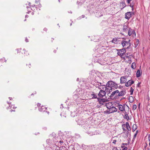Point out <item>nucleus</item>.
Here are the masks:
<instances>
[{
	"mask_svg": "<svg viewBox=\"0 0 150 150\" xmlns=\"http://www.w3.org/2000/svg\"><path fill=\"white\" fill-rule=\"evenodd\" d=\"M142 72L139 70H138L137 72L136 75L137 77H139L141 75Z\"/></svg>",
	"mask_w": 150,
	"mask_h": 150,
	"instance_id": "obj_15",
	"label": "nucleus"
},
{
	"mask_svg": "<svg viewBox=\"0 0 150 150\" xmlns=\"http://www.w3.org/2000/svg\"><path fill=\"white\" fill-rule=\"evenodd\" d=\"M149 145H150V142H149Z\"/></svg>",
	"mask_w": 150,
	"mask_h": 150,
	"instance_id": "obj_54",
	"label": "nucleus"
},
{
	"mask_svg": "<svg viewBox=\"0 0 150 150\" xmlns=\"http://www.w3.org/2000/svg\"><path fill=\"white\" fill-rule=\"evenodd\" d=\"M107 100V98L105 97L104 98H103V99H101L99 101V103L100 104L105 105L108 109H109L113 105L112 102L105 103V102Z\"/></svg>",
	"mask_w": 150,
	"mask_h": 150,
	"instance_id": "obj_2",
	"label": "nucleus"
},
{
	"mask_svg": "<svg viewBox=\"0 0 150 150\" xmlns=\"http://www.w3.org/2000/svg\"><path fill=\"white\" fill-rule=\"evenodd\" d=\"M123 130H125V129H124V128H123Z\"/></svg>",
	"mask_w": 150,
	"mask_h": 150,
	"instance_id": "obj_53",
	"label": "nucleus"
},
{
	"mask_svg": "<svg viewBox=\"0 0 150 150\" xmlns=\"http://www.w3.org/2000/svg\"><path fill=\"white\" fill-rule=\"evenodd\" d=\"M137 133H138V131H137L136 132V133H137Z\"/></svg>",
	"mask_w": 150,
	"mask_h": 150,
	"instance_id": "obj_48",
	"label": "nucleus"
},
{
	"mask_svg": "<svg viewBox=\"0 0 150 150\" xmlns=\"http://www.w3.org/2000/svg\"><path fill=\"white\" fill-rule=\"evenodd\" d=\"M134 125H133V128H132V129L134 131L136 129V128H134Z\"/></svg>",
	"mask_w": 150,
	"mask_h": 150,
	"instance_id": "obj_38",
	"label": "nucleus"
},
{
	"mask_svg": "<svg viewBox=\"0 0 150 150\" xmlns=\"http://www.w3.org/2000/svg\"><path fill=\"white\" fill-rule=\"evenodd\" d=\"M125 105L127 106V105L125 104H123V105L117 104V105H116V106L117 107L120 111L123 112L125 111Z\"/></svg>",
	"mask_w": 150,
	"mask_h": 150,
	"instance_id": "obj_6",
	"label": "nucleus"
},
{
	"mask_svg": "<svg viewBox=\"0 0 150 150\" xmlns=\"http://www.w3.org/2000/svg\"><path fill=\"white\" fill-rule=\"evenodd\" d=\"M104 114H109L111 113L110 111V109H108L106 110H105L104 112Z\"/></svg>",
	"mask_w": 150,
	"mask_h": 150,
	"instance_id": "obj_18",
	"label": "nucleus"
},
{
	"mask_svg": "<svg viewBox=\"0 0 150 150\" xmlns=\"http://www.w3.org/2000/svg\"><path fill=\"white\" fill-rule=\"evenodd\" d=\"M128 78V76H122L120 78V83H125L127 81V79Z\"/></svg>",
	"mask_w": 150,
	"mask_h": 150,
	"instance_id": "obj_7",
	"label": "nucleus"
},
{
	"mask_svg": "<svg viewBox=\"0 0 150 150\" xmlns=\"http://www.w3.org/2000/svg\"><path fill=\"white\" fill-rule=\"evenodd\" d=\"M127 147L125 146L122 150H127Z\"/></svg>",
	"mask_w": 150,
	"mask_h": 150,
	"instance_id": "obj_35",
	"label": "nucleus"
},
{
	"mask_svg": "<svg viewBox=\"0 0 150 150\" xmlns=\"http://www.w3.org/2000/svg\"><path fill=\"white\" fill-rule=\"evenodd\" d=\"M128 34L129 36H131L132 34L134 35H136L135 31L131 28H129V30Z\"/></svg>",
	"mask_w": 150,
	"mask_h": 150,
	"instance_id": "obj_10",
	"label": "nucleus"
},
{
	"mask_svg": "<svg viewBox=\"0 0 150 150\" xmlns=\"http://www.w3.org/2000/svg\"><path fill=\"white\" fill-rule=\"evenodd\" d=\"M137 108V105H134L132 107V110H135Z\"/></svg>",
	"mask_w": 150,
	"mask_h": 150,
	"instance_id": "obj_29",
	"label": "nucleus"
},
{
	"mask_svg": "<svg viewBox=\"0 0 150 150\" xmlns=\"http://www.w3.org/2000/svg\"><path fill=\"white\" fill-rule=\"evenodd\" d=\"M59 1L60 2V0H59Z\"/></svg>",
	"mask_w": 150,
	"mask_h": 150,
	"instance_id": "obj_55",
	"label": "nucleus"
},
{
	"mask_svg": "<svg viewBox=\"0 0 150 150\" xmlns=\"http://www.w3.org/2000/svg\"><path fill=\"white\" fill-rule=\"evenodd\" d=\"M140 84V83H139L138 84V86H139V85Z\"/></svg>",
	"mask_w": 150,
	"mask_h": 150,
	"instance_id": "obj_43",
	"label": "nucleus"
},
{
	"mask_svg": "<svg viewBox=\"0 0 150 150\" xmlns=\"http://www.w3.org/2000/svg\"><path fill=\"white\" fill-rule=\"evenodd\" d=\"M112 150H119L117 149V148L116 147H114L113 148Z\"/></svg>",
	"mask_w": 150,
	"mask_h": 150,
	"instance_id": "obj_34",
	"label": "nucleus"
},
{
	"mask_svg": "<svg viewBox=\"0 0 150 150\" xmlns=\"http://www.w3.org/2000/svg\"><path fill=\"white\" fill-rule=\"evenodd\" d=\"M24 21H26V19H25V20H24Z\"/></svg>",
	"mask_w": 150,
	"mask_h": 150,
	"instance_id": "obj_56",
	"label": "nucleus"
},
{
	"mask_svg": "<svg viewBox=\"0 0 150 150\" xmlns=\"http://www.w3.org/2000/svg\"><path fill=\"white\" fill-rule=\"evenodd\" d=\"M133 13L131 12H128L126 13L125 18L126 19H129L130 17H132Z\"/></svg>",
	"mask_w": 150,
	"mask_h": 150,
	"instance_id": "obj_8",
	"label": "nucleus"
},
{
	"mask_svg": "<svg viewBox=\"0 0 150 150\" xmlns=\"http://www.w3.org/2000/svg\"><path fill=\"white\" fill-rule=\"evenodd\" d=\"M117 38H115L113 39L112 40V42L113 43H115L117 42Z\"/></svg>",
	"mask_w": 150,
	"mask_h": 150,
	"instance_id": "obj_25",
	"label": "nucleus"
},
{
	"mask_svg": "<svg viewBox=\"0 0 150 150\" xmlns=\"http://www.w3.org/2000/svg\"><path fill=\"white\" fill-rule=\"evenodd\" d=\"M127 116L128 117V116L127 115Z\"/></svg>",
	"mask_w": 150,
	"mask_h": 150,
	"instance_id": "obj_51",
	"label": "nucleus"
},
{
	"mask_svg": "<svg viewBox=\"0 0 150 150\" xmlns=\"http://www.w3.org/2000/svg\"><path fill=\"white\" fill-rule=\"evenodd\" d=\"M112 90H110V92H112Z\"/></svg>",
	"mask_w": 150,
	"mask_h": 150,
	"instance_id": "obj_47",
	"label": "nucleus"
},
{
	"mask_svg": "<svg viewBox=\"0 0 150 150\" xmlns=\"http://www.w3.org/2000/svg\"><path fill=\"white\" fill-rule=\"evenodd\" d=\"M121 52V51H120V50H119L117 52V54L119 56L122 57V56L123 55V54Z\"/></svg>",
	"mask_w": 150,
	"mask_h": 150,
	"instance_id": "obj_20",
	"label": "nucleus"
},
{
	"mask_svg": "<svg viewBox=\"0 0 150 150\" xmlns=\"http://www.w3.org/2000/svg\"><path fill=\"white\" fill-rule=\"evenodd\" d=\"M121 44L123 47H124L125 46L127 45L126 44L125 42H124L123 41L122 42Z\"/></svg>",
	"mask_w": 150,
	"mask_h": 150,
	"instance_id": "obj_28",
	"label": "nucleus"
},
{
	"mask_svg": "<svg viewBox=\"0 0 150 150\" xmlns=\"http://www.w3.org/2000/svg\"><path fill=\"white\" fill-rule=\"evenodd\" d=\"M127 26L125 25H124L123 26V30L124 31L126 32L127 30Z\"/></svg>",
	"mask_w": 150,
	"mask_h": 150,
	"instance_id": "obj_22",
	"label": "nucleus"
},
{
	"mask_svg": "<svg viewBox=\"0 0 150 150\" xmlns=\"http://www.w3.org/2000/svg\"><path fill=\"white\" fill-rule=\"evenodd\" d=\"M25 41H26V42H28V39L27 38H25Z\"/></svg>",
	"mask_w": 150,
	"mask_h": 150,
	"instance_id": "obj_39",
	"label": "nucleus"
},
{
	"mask_svg": "<svg viewBox=\"0 0 150 150\" xmlns=\"http://www.w3.org/2000/svg\"><path fill=\"white\" fill-rule=\"evenodd\" d=\"M137 133H135V134H134V137L133 138V139H134L137 135Z\"/></svg>",
	"mask_w": 150,
	"mask_h": 150,
	"instance_id": "obj_33",
	"label": "nucleus"
},
{
	"mask_svg": "<svg viewBox=\"0 0 150 150\" xmlns=\"http://www.w3.org/2000/svg\"><path fill=\"white\" fill-rule=\"evenodd\" d=\"M134 83V81H133L128 80V81L125 83V86L127 87H128L131 86Z\"/></svg>",
	"mask_w": 150,
	"mask_h": 150,
	"instance_id": "obj_9",
	"label": "nucleus"
},
{
	"mask_svg": "<svg viewBox=\"0 0 150 150\" xmlns=\"http://www.w3.org/2000/svg\"><path fill=\"white\" fill-rule=\"evenodd\" d=\"M41 104L38 103L37 104V106L40 112H44L47 109V108L43 106H41Z\"/></svg>",
	"mask_w": 150,
	"mask_h": 150,
	"instance_id": "obj_5",
	"label": "nucleus"
},
{
	"mask_svg": "<svg viewBox=\"0 0 150 150\" xmlns=\"http://www.w3.org/2000/svg\"><path fill=\"white\" fill-rule=\"evenodd\" d=\"M114 83V82L112 81H109L108 82L106 85H107L108 88H112L111 87L113 86Z\"/></svg>",
	"mask_w": 150,
	"mask_h": 150,
	"instance_id": "obj_11",
	"label": "nucleus"
},
{
	"mask_svg": "<svg viewBox=\"0 0 150 150\" xmlns=\"http://www.w3.org/2000/svg\"><path fill=\"white\" fill-rule=\"evenodd\" d=\"M10 111H11V112H12V111H14V110H11Z\"/></svg>",
	"mask_w": 150,
	"mask_h": 150,
	"instance_id": "obj_46",
	"label": "nucleus"
},
{
	"mask_svg": "<svg viewBox=\"0 0 150 150\" xmlns=\"http://www.w3.org/2000/svg\"><path fill=\"white\" fill-rule=\"evenodd\" d=\"M115 94H110V95L109 96V97L107 98V99H113V97Z\"/></svg>",
	"mask_w": 150,
	"mask_h": 150,
	"instance_id": "obj_19",
	"label": "nucleus"
},
{
	"mask_svg": "<svg viewBox=\"0 0 150 150\" xmlns=\"http://www.w3.org/2000/svg\"><path fill=\"white\" fill-rule=\"evenodd\" d=\"M104 87L105 88V90H101L98 94H100V93H105L104 94H109L110 93V90H113V88H107L106 86H104Z\"/></svg>",
	"mask_w": 150,
	"mask_h": 150,
	"instance_id": "obj_4",
	"label": "nucleus"
},
{
	"mask_svg": "<svg viewBox=\"0 0 150 150\" xmlns=\"http://www.w3.org/2000/svg\"><path fill=\"white\" fill-rule=\"evenodd\" d=\"M46 142L47 144L50 146L51 144H56L57 142H59L60 143L63 142V141L59 140V139L57 137V136L54 133H52L50 135L49 139H47Z\"/></svg>",
	"mask_w": 150,
	"mask_h": 150,
	"instance_id": "obj_1",
	"label": "nucleus"
},
{
	"mask_svg": "<svg viewBox=\"0 0 150 150\" xmlns=\"http://www.w3.org/2000/svg\"><path fill=\"white\" fill-rule=\"evenodd\" d=\"M124 94H118L119 96H122Z\"/></svg>",
	"mask_w": 150,
	"mask_h": 150,
	"instance_id": "obj_44",
	"label": "nucleus"
},
{
	"mask_svg": "<svg viewBox=\"0 0 150 150\" xmlns=\"http://www.w3.org/2000/svg\"><path fill=\"white\" fill-rule=\"evenodd\" d=\"M125 145H127V144H126L125 143Z\"/></svg>",
	"mask_w": 150,
	"mask_h": 150,
	"instance_id": "obj_52",
	"label": "nucleus"
},
{
	"mask_svg": "<svg viewBox=\"0 0 150 150\" xmlns=\"http://www.w3.org/2000/svg\"><path fill=\"white\" fill-rule=\"evenodd\" d=\"M134 125H133V128H132V129L134 131L136 129V128H134Z\"/></svg>",
	"mask_w": 150,
	"mask_h": 150,
	"instance_id": "obj_37",
	"label": "nucleus"
},
{
	"mask_svg": "<svg viewBox=\"0 0 150 150\" xmlns=\"http://www.w3.org/2000/svg\"><path fill=\"white\" fill-rule=\"evenodd\" d=\"M28 15H25V18H28Z\"/></svg>",
	"mask_w": 150,
	"mask_h": 150,
	"instance_id": "obj_42",
	"label": "nucleus"
},
{
	"mask_svg": "<svg viewBox=\"0 0 150 150\" xmlns=\"http://www.w3.org/2000/svg\"><path fill=\"white\" fill-rule=\"evenodd\" d=\"M29 8L28 6H27V8Z\"/></svg>",
	"mask_w": 150,
	"mask_h": 150,
	"instance_id": "obj_49",
	"label": "nucleus"
},
{
	"mask_svg": "<svg viewBox=\"0 0 150 150\" xmlns=\"http://www.w3.org/2000/svg\"><path fill=\"white\" fill-rule=\"evenodd\" d=\"M131 1L132 0H127V2L128 4H129Z\"/></svg>",
	"mask_w": 150,
	"mask_h": 150,
	"instance_id": "obj_36",
	"label": "nucleus"
},
{
	"mask_svg": "<svg viewBox=\"0 0 150 150\" xmlns=\"http://www.w3.org/2000/svg\"><path fill=\"white\" fill-rule=\"evenodd\" d=\"M126 127L128 131H130V128L129 124L128 122H126L125 124Z\"/></svg>",
	"mask_w": 150,
	"mask_h": 150,
	"instance_id": "obj_16",
	"label": "nucleus"
},
{
	"mask_svg": "<svg viewBox=\"0 0 150 150\" xmlns=\"http://www.w3.org/2000/svg\"><path fill=\"white\" fill-rule=\"evenodd\" d=\"M109 109L111 113L117 111V108L113 105Z\"/></svg>",
	"mask_w": 150,
	"mask_h": 150,
	"instance_id": "obj_12",
	"label": "nucleus"
},
{
	"mask_svg": "<svg viewBox=\"0 0 150 150\" xmlns=\"http://www.w3.org/2000/svg\"><path fill=\"white\" fill-rule=\"evenodd\" d=\"M91 96V98L90 99L97 98L98 100L99 101L102 98H100L99 97L104 98L106 96V95L108 96V94H90Z\"/></svg>",
	"mask_w": 150,
	"mask_h": 150,
	"instance_id": "obj_3",
	"label": "nucleus"
},
{
	"mask_svg": "<svg viewBox=\"0 0 150 150\" xmlns=\"http://www.w3.org/2000/svg\"><path fill=\"white\" fill-rule=\"evenodd\" d=\"M117 104H120L119 101H116L114 102L113 105H117Z\"/></svg>",
	"mask_w": 150,
	"mask_h": 150,
	"instance_id": "obj_24",
	"label": "nucleus"
},
{
	"mask_svg": "<svg viewBox=\"0 0 150 150\" xmlns=\"http://www.w3.org/2000/svg\"><path fill=\"white\" fill-rule=\"evenodd\" d=\"M124 144H123V145L121 146V147L122 148H124L125 146H124Z\"/></svg>",
	"mask_w": 150,
	"mask_h": 150,
	"instance_id": "obj_40",
	"label": "nucleus"
},
{
	"mask_svg": "<svg viewBox=\"0 0 150 150\" xmlns=\"http://www.w3.org/2000/svg\"><path fill=\"white\" fill-rule=\"evenodd\" d=\"M75 113L74 112H72L71 113V116L72 117H74L75 116V115H74V113Z\"/></svg>",
	"mask_w": 150,
	"mask_h": 150,
	"instance_id": "obj_31",
	"label": "nucleus"
},
{
	"mask_svg": "<svg viewBox=\"0 0 150 150\" xmlns=\"http://www.w3.org/2000/svg\"><path fill=\"white\" fill-rule=\"evenodd\" d=\"M47 112L48 113V114L49 113V112Z\"/></svg>",
	"mask_w": 150,
	"mask_h": 150,
	"instance_id": "obj_50",
	"label": "nucleus"
},
{
	"mask_svg": "<svg viewBox=\"0 0 150 150\" xmlns=\"http://www.w3.org/2000/svg\"><path fill=\"white\" fill-rule=\"evenodd\" d=\"M131 67L133 69H135L136 67L135 63L134 62L131 65Z\"/></svg>",
	"mask_w": 150,
	"mask_h": 150,
	"instance_id": "obj_21",
	"label": "nucleus"
},
{
	"mask_svg": "<svg viewBox=\"0 0 150 150\" xmlns=\"http://www.w3.org/2000/svg\"><path fill=\"white\" fill-rule=\"evenodd\" d=\"M9 98L10 99V100H11V99H12V98L10 97Z\"/></svg>",
	"mask_w": 150,
	"mask_h": 150,
	"instance_id": "obj_45",
	"label": "nucleus"
},
{
	"mask_svg": "<svg viewBox=\"0 0 150 150\" xmlns=\"http://www.w3.org/2000/svg\"><path fill=\"white\" fill-rule=\"evenodd\" d=\"M133 89L132 88V87H131V94H132V93H133Z\"/></svg>",
	"mask_w": 150,
	"mask_h": 150,
	"instance_id": "obj_32",
	"label": "nucleus"
},
{
	"mask_svg": "<svg viewBox=\"0 0 150 150\" xmlns=\"http://www.w3.org/2000/svg\"><path fill=\"white\" fill-rule=\"evenodd\" d=\"M129 101L130 103H132L134 101V99L133 96H129Z\"/></svg>",
	"mask_w": 150,
	"mask_h": 150,
	"instance_id": "obj_13",
	"label": "nucleus"
},
{
	"mask_svg": "<svg viewBox=\"0 0 150 150\" xmlns=\"http://www.w3.org/2000/svg\"><path fill=\"white\" fill-rule=\"evenodd\" d=\"M116 140H114L113 141L112 143L113 144H115L116 143Z\"/></svg>",
	"mask_w": 150,
	"mask_h": 150,
	"instance_id": "obj_41",
	"label": "nucleus"
},
{
	"mask_svg": "<svg viewBox=\"0 0 150 150\" xmlns=\"http://www.w3.org/2000/svg\"><path fill=\"white\" fill-rule=\"evenodd\" d=\"M104 86H100V89H102L101 90H105V88H104Z\"/></svg>",
	"mask_w": 150,
	"mask_h": 150,
	"instance_id": "obj_30",
	"label": "nucleus"
},
{
	"mask_svg": "<svg viewBox=\"0 0 150 150\" xmlns=\"http://www.w3.org/2000/svg\"><path fill=\"white\" fill-rule=\"evenodd\" d=\"M119 94H122V93H121V92H119V91L118 90H116L113 91L112 93V94H116L118 93Z\"/></svg>",
	"mask_w": 150,
	"mask_h": 150,
	"instance_id": "obj_17",
	"label": "nucleus"
},
{
	"mask_svg": "<svg viewBox=\"0 0 150 150\" xmlns=\"http://www.w3.org/2000/svg\"><path fill=\"white\" fill-rule=\"evenodd\" d=\"M8 104L9 105V107H8L7 108V109H8L9 108H11L12 107H13V109H14L15 108H16V107L15 108L14 106V105H11V106H10L11 103L10 102H7Z\"/></svg>",
	"mask_w": 150,
	"mask_h": 150,
	"instance_id": "obj_14",
	"label": "nucleus"
},
{
	"mask_svg": "<svg viewBox=\"0 0 150 150\" xmlns=\"http://www.w3.org/2000/svg\"><path fill=\"white\" fill-rule=\"evenodd\" d=\"M130 40H129L128 41H123V42H125L126 44L127 45H128L129 44V46H130V43H129V41Z\"/></svg>",
	"mask_w": 150,
	"mask_h": 150,
	"instance_id": "obj_27",
	"label": "nucleus"
},
{
	"mask_svg": "<svg viewBox=\"0 0 150 150\" xmlns=\"http://www.w3.org/2000/svg\"><path fill=\"white\" fill-rule=\"evenodd\" d=\"M120 51H121V52L122 53V54H124L126 52L125 50V49H122L120 50Z\"/></svg>",
	"mask_w": 150,
	"mask_h": 150,
	"instance_id": "obj_26",
	"label": "nucleus"
},
{
	"mask_svg": "<svg viewBox=\"0 0 150 150\" xmlns=\"http://www.w3.org/2000/svg\"><path fill=\"white\" fill-rule=\"evenodd\" d=\"M139 40L138 39H137L135 43V47H136L138 45L139 43Z\"/></svg>",
	"mask_w": 150,
	"mask_h": 150,
	"instance_id": "obj_23",
	"label": "nucleus"
}]
</instances>
